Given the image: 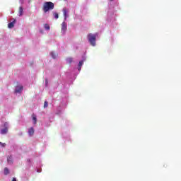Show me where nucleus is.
<instances>
[{"instance_id": "9", "label": "nucleus", "mask_w": 181, "mask_h": 181, "mask_svg": "<svg viewBox=\"0 0 181 181\" xmlns=\"http://www.w3.org/2000/svg\"><path fill=\"white\" fill-rule=\"evenodd\" d=\"M15 22H16V21L14 20L13 21L11 22L8 24V29H12V28H13V26H15Z\"/></svg>"}, {"instance_id": "5", "label": "nucleus", "mask_w": 181, "mask_h": 181, "mask_svg": "<svg viewBox=\"0 0 181 181\" xmlns=\"http://www.w3.org/2000/svg\"><path fill=\"white\" fill-rule=\"evenodd\" d=\"M23 90V86H17L16 88L15 93H22Z\"/></svg>"}, {"instance_id": "20", "label": "nucleus", "mask_w": 181, "mask_h": 181, "mask_svg": "<svg viewBox=\"0 0 181 181\" xmlns=\"http://www.w3.org/2000/svg\"><path fill=\"white\" fill-rule=\"evenodd\" d=\"M12 181H16V178L13 177Z\"/></svg>"}, {"instance_id": "22", "label": "nucleus", "mask_w": 181, "mask_h": 181, "mask_svg": "<svg viewBox=\"0 0 181 181\" xmlns=\"http://www.w3.org/2000/svg\"><path fill=\"white\" fill-rule=\"evenodd\" d=\"M110 1H114V0H110Z\"/></svg>"}, {"instance_id": "8", "label": "nucleus", "mask_w": 181, "mask_h": 181, "mask_svg": "<svg viewBox=\"0 0 181 181\" xmlns=\"http://www.w3.org/2000/svg\"><path fill=\"white\" fill-rule=\"evenodd\" d=\"M32 117H33V124L34 125H36V124H37V118L36 117V115L33 114Z\"/></svg>"}, {"instance_id": "3", "label": "nucleus", "mask_w": 181, "mask_h": 181, "mask_svg": "<svg viewBox=\"0 0 181 181\" xmlns=\"http://www.w3.org/2000/svg\"><path fill=\"white\" fill-rule=\"evenodd\" d=\"M4 127L5 128L1 130V135H5L6 134H8V122L4 123Z\"/></svg>"}, {"instance_id": "6", "label": "nucleus", "mask_w": 181, "mask_h": 181, "mask_svg": "<svg viewBox=\"0 0 181 181\" xmlns=\"http://www.w3.org/2000/svg\"><path fill=\"white\" fill-rule=\"evenodd\" d=\"M62 11H63V13H64V20L66 21V19H67V17L69 16L67 15V12H69V11H68V10H67L66 8H64L63 10H62Z\"/></svg>"}, {"instance_id": "10", "label": "nucleus", "mask_w": 181, "mask_h": 181, "mask_svg": "<svg viewBox=\"0 0 181 181\" xmlns=\"http://www.w3.org/2000/svg\"><path fill=\"white\" fill-rule=\"evenodd\" d=\"M7 162L9 165H12V163H13V161L12 160V156H10L7 158Z\"/></svg>"}, {"instance_id": "11", "label": "nucleus", "mask_w": 181, "mask_h": 181, "mask_svg": "<svg viewBox=\"0 0 181 181\" xmlns=\"http://www.w3.org/2000/svg\"><path fill=\"white\" fill-rule=\"evenodd\" d=\"M18 13H19V16H22V15H23V8L22 6L19 7Z\"/></svg>"}, {"instance_id": "2", "label": "nucleus", "mask_w": 181, "mask_h": 181, "mask_svg": "<svg viewBox=\"0 0 181 181\" xmlns=\"http://www.w3.org/2000/svg\"><path fill=\"white\" fill-rule=\"evenodd\" d=\"M97 36H98V34H88L87 39L88 42L90 43L91 46H95V40H97Z\"/></svg>"}, {"instance_id": "14", "label": "nucleus", "mask_w": 181, "mask_h": 181, "mask_svg": "<svg viewBox=\"0 0 181 181\" xmlns=\"http://www.w3.org/2000/svg\"><path fill=\"white\" fill-rule=\"evenodd\" d=\"M4 175H9V169L8 168H4Z\"/></svg>"}, {"instance_id": "16", "label": "nucleus", "mask_w": 181, "mask_h": 181, "mask_svg": "<svg viewBox=\"0 0 181 181\" xmlns=\"http://www.w3.org/2000/svg\"><path fill=\"white\" fill-rule=\"evenodd\" d=\"M52 59H56V57H57V55L56 54H54V52H51L50 53Z\"/></svg>"}, {"instance_id": "12", "label": "nucleus", "mask_w": 181, "mask_h": 181, "mask_svg": "<svg viewBox=\"0 0 181 181\" xmlns=\"http://www.w3.org/2000/svg\"><path fill=\"white\" fill-rule=\"evenodd\" d=\"M66 62L68 63V64H71V63H73V58L71 57L67 58Z\"/></svg>"}, {"instance_id": "21", "label": "nucleus", "mask_w": 181, "mask_h": 181, "mask_svg": "<svg viewBox=\"0 0 181 181\" xmlns=\"http://www.w3.org/2000/svg\"><path fill=\"white\" fill-rule=\"evenodd\" d=\"M45 83L47 84V79H45Z\"/></svg>"}, {"instance_id": "13", "label": "nucleus", "mask_w": 181, "mask_h": 181, "mask_svg": "<svg viewBox=\"0 0 181 181\" xmlns=\"http://www.w3.org/2000/svg\"><path fill=\"white\" fill-rule=\"evenodd\" d=\"M81 66H83V61L79 62L78 67V71H80V70H81Z\"/></svg>"}, {"instance_id": "18", "label": "nucleus", "mask_w": 181, "mask_h": 181, "mask_svg": "<svg viewBox=\"0 0 181 181\" xmlns=\"http://www.w3.org/2000/svg\"><path fill=\"white\" fill-rule=\"evenodd\" d=\"M54 16L56 19H59V13H54Z\"/></svg>"}, {"instance_id": "4", "label": "nucleus", "mask_w": 181, "mask_h": 181, "mask_svg": "<svg viewBox=\"0 0 181 181\" xmlns=\"http://www.w3.org/2000/svg\"><path fill=\"white\" fill-rule=\"evenodd\" d=\"M66 30H67V24H66V22H63L62 24V32L66 33Z\"/></svg>"}, {"instance_id": "1", "label": "nucleus", "mask_w": 181, "mask_h": 181, "mask_svg": "<svg viewBox=\"0 0 181 181\" xmlns=\"http://www.w3.org/2000/svg\"><path fill=\"white\" fill-rule=\"evenodd\" d=\"M54 9V4L52 1H46L43 4V11L46 13L47 12H49V11H52Z\"/></svg>"}, {"instance_id": "7", "label": "nucleus", "mask_w": 181, "mask_h": 181, "mask_svg": "<svg viewBox=\"0 0 181 181\" xmlns=\"http://www.w3.org/2000/svg\"><path fill=\"white\" fill-rule=\"evenodd\" d=\"M28 134L30 136H33V134H35V129L33 127H31L28 129Z\"/></svg>"}, {"instance_id": "19", "label": "nucleus", "mask_w": 181, "mask_h": 181, "mask_svg": "<svg viewBox=\"0 0 181 181\" xmlns=\"http://www.w3.org/2000/svg\"><path fill=\"white\" fill-rule=\"evenodd\" d=\"M0 145L1 146L2 148H5V146H6V144L2 143V142H0Z\"/></svg>"}, {"instance_id": "17", "label": "nucleus", "mask_w": 181, "mask_h": 181, "mask_svg": "<svg viewBox=\"0 0 181 181\" xmlns=\"http://www.w3.org/2000/svg\"><path fill=\"white\" fill-rule=\"evenodd\" d=\"M48 106H49V103L47 101H45L44 108H47Z\"/></svg>"}, {"instance_id": "15", "label": "nucleus", "mask_w": 181, "mask_h": 181, "mask_svg": "<svg viewBox=\"0 0 181 181\" xmlns=\"http://www.w3.org/2000/svg\"><path fill=\"white\" fill-rule=\"evenodd\" d=\"M45 29H46V30H50V25H49V24H45Z\"/></svg>"}]
</instances>
